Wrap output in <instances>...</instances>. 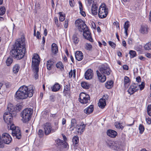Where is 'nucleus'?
<instances>
[{"instance_id": "1", "label": "nucleus", "mask_w": 151, "mask_h": 151, "mask_svg": "<svg viewBox=\"0 0 151 151\" xmlns=\"http://www.w3.org/2000/svg\"><path fill=\"white\" fill-rule=\"evenodd\" d=\"M15 46L10 51V55L14 58L20 59L23 58L25 52L24 38L22 37L16 42Z\"/></svg>"}, {"instance_id": "2", "label": "nucleus", "mask_w": 151, "mask_h": 151, "mask_svg": "<svg viewBox=\"0 0 151 151\" xmlns=\"http://www.w3.org/2000/svg\"><path fill=\"white\" fill-rule=\"evenodd\" d=\"M34 88L31 85L28 86L24 85L21 86L16 92L15 97L18 100H23L28 97H31L33 95Z\"/></svg>"}, {"instance_id": "3", "label": "nucleus", "mask_w": 151, "mask_h": 151, "mask_svg": "<svg viewBox=\"0 0 151 151\" xmlns=\"http://www.w3.org/2000/svg\"><path fill=\"white\" fill-rule=\"evenodd\" d=\"M33 113L32 109L30 108H26L21 113V120L24 123H26L30 119Z\"/></svg>"}, {"instance_id": "4", "label": "nucleus", "mask_w": 151, "mask_h": 151, "mask_svg": "<svg viewBox=\"0 0 151 151\" xmlns=\"http://www.w3.org/2000/svg\"><path fill=\"white\" fill-rule=\"evenodd\" d=\"M58 123L55 124V126L52 128L50 123H46L44 125L45 133L46 135H48L51 132H53L56 131L58 129Z\"/></svg>"}, {"instance_id": "5", "label": "nucleus", "mask_w": 151, "mask_h": 151, "mask_svg": "<svg viewBox=\"0 0 151 151\" xmlns=\"http://www.w3.org/2000/svg\"><path fill=\"white\" fill-rule=\"evenodd\" d=\"M108 13V9L104 3H102L99 6L98 15L99 17L101 19L106 17Z\"/></svg>"}, {"instance_id": "6", "label": "nucleus", "mask_w": 151, "mask_h": 151, "mask_svg": "<svg viewBox=\"0 0 151 151\" xmlns=\"http://www.w3.org/2000/svg\"><path fill=\"white\" fill-rule=\"evenodd\" d=\"M107 146L114 150L118 151L121 147V143L119 141H108L106 142Z\"/></svg>"}, {"instance_id": "7", "label": "nucleus", "mask_w": 151, "mask_h": 151, "mask_svg": "<svg viewBox=\"0 0 151 151\" xmlns=\"http://www.w3.org/2000/svg\"><path fill=\"white\" fill-rule=\"evenodd\" d=\"M40 60L39 55L37 54H34L32 58V66L33 69H35L37 72L39 71Z\"/></svg>"}, {"instance_id": "8", "label": "nucleus", "mask_w": 151, "mask_h": 151, "mask_svg": "<svg viewBox=\"0 0 151 151\" xmlns=\"http://www.w3.org/2000/svg\"><path fill=\"white\" fill-rule=\"evenodd\" d=\"M76 26L78 28L79 31L82 32L86 29L87 27L85 22L81 19L76 20L75 22Z\"/></svg>"}, {"instance_id": "9", "label": "nucleus", "mask_w": 151, "mask_h": 151, "mask_svg": "<svg viewBox=\"0 0 151 151\" xmlns=\"http://www.w3.org/2000/svg\"><path fill=\"white\" fill-rule=\"evenodd\" d=\"M79 102L82 104L88 103L90 101V97L89 95L86 93L82 92L80 94Z\"/></svg>"}, {"instance_id": "10", "label": "nucleus", "mask_w": 151, "mask_h": 151, "mask_svg": "<svg viewBox=\"0 0 151 151\" xmlns=\"http://www.w3.org/2000/svg\"><path fill=\"white\" fill-rule=\"evenodd\" d=\"M12 113L6 111L3 115L4 120L7 124H11L12 123L13 119Z\"/></svg>"}, {"instance_id": "11", "label": "nucleus", "mask_w": 151, "mask_h": 151, "mask_svg": "<svg viewBox=\"0 0 151 151\" xmlns=\"http://www.w3.org/2000/svg\"><path fill=\"white\" fill-rule=\"evenodd\" d=\"M86 125L83 122H80L76 125V133L78 134H81L84 131Z\"/></svg>"}, {"instance_id": "12", "label": "nucleus", "mask_w": 151, "mask_h": 151, "mask_svg": "<svg viewBox=\"0 0 151 151\" xmlns=\"http://www.w3.org/2000/svg\"><path fill=\"white\" fill-rule=\"evenodd\" d=\"M2 142L6 144H9L12 141V138L9 134L4 133L2 134Z\"/></svg>"}, {"instance_id": "13", "label": "nucleus", "mask_w": 151, "mask_h": 151, "mask_svg": "<svg viewBox=\"0 0 151 151\" xmlns=\"http://www.w3.org/2000/svg\"><path fill=\"white\" fill-rule=\"evenodd\" d=\"M99 71L101 73L106 74L107 75H109L111 73L110 68L107 65H102L100 68Z\"/></svg>"}, {"instance_id": "14", "label": "nucleus", "mask_w": 151, "mask_h": 151, "mask_svg": "<svg viewBox=\"0 0 151 151\" xmlns=\"http://www.w3.org/2000/svg\"><path fill=\"white\" fill-rule=\"evenodd\" d=\"M107 95H104L102 98L100 99L98 103V106L101 108H103L106 105V100L108 99Z\"/></svg>"}, {"instance_id": "15", "label": "nucleus", "mask_w": 151, "mask_h": 151, "mask_svg": "<svg viewBox=\"0 0 151 151\" xmlns=\"http://www.w3.org/2000/svg\"><path fill=\"white\" fill-rule=\"evenodd\" d=\"M83 36L85 39L89 40L91 42L93 41V40L91 37V34L90 31L88 30L87 28V29H86L83 30Z\"/></svg>"}, {"instance_id": "16", "label": "nucleus", "mask_w": 151, "mask_h": 151, "mask_svg": "<svg viewBox=\"0 0 151 151\" xmlns=\"http://www.w3.org/2000/svg\"><path fill=\"white\" fill-rule=\"evenodd\" d=\"M12 135L13 137L18 139H21L22 137L20 130L19 127L16 128L14 130H13L12 132Z\"/></svg>"}, {"instance_id": "17", "label": "nucleus", "mask_w": 151, "mask_h": 151, "mask_svg": "<svg viewBox=\"0 0 151 151\" xmlns=\"http://www.w3.org/2000/svg\"><path fill=\"white\" fill-rule=\"evenodd\" d=\"M138 90V87L137 86L136 84L133 83L132 84L128 90V93L131 95L133 94L135 92Z\"/></svg>"}, {"instance_id": "18", "label": "nucleus", "mask_w": 151, "mask_h": 151, "mask_svg": "<svg viewBox=\"0 0 151 151\" xmlns=\"http://www.w3.org/2000/svg\"><path fill=\"white\" fill-rule=\"evenodd\" d=\"M93 76V71L90 69H88L85 74V78L87 80L91 79Z\"/></svg>"}, {"instance_id": "19", "label": "nucleus", "mask_w": 151, "mask_h": 151, "mask_svg": "<svg viewBox=\"0 0 151 151\" xmlns=\"http://www.w3.org/2000/svg\"><path fill=\"white\" fill-rule=\"evenodd\" d=\"M97 74L99 81L101 82H104L106 79V76L103 74H101L99 71H96Z\"/></svg>"}, {"instance_id": "20", "label": "nucleus", "mask_w": 151, "mask_h": 151, "mask_svg": "<svg viewBox=\"0 0 151 151\" xmlns=\"http://www.w3.org/2000/svg\"><path fill=\"white\" fill-rule=\"evenodd\" d=\"M149 28L147 25H143L141 26L139 30L140 32L143 34H146L148 32Z\"/></svg>"}, {"instance_id": "21", "label": "nucleus", "mask_w": 151, "mask_h": 151, "mask_svg": "<svg viewBox=\"0 0 151 151\" xmlns=\"http://www.w3.org/2000/svg\"><path fill=\"white\" fill-rule=\"evenodd\" d=\"M107 135L111 137L114 138L117 134L116 132L114 130L109 129L106 132Z\"/></svg>"}, {"instance_id": "22", "label": "nucleus", "mask_w": 151, "mask_h": 151, "mask_svg": "<svg viewBox=\"0 0 151 151\" xmlns=\"http://www.w3.org/2000/svg\"><path fill=\"white\" fill-rule=\"evenodd\" d=\"M57 143L58 145H62V147L68 149L69 148V145L65 141H63L60 139L58 140Z\"/></svg>"}, {"instance_id": "23", "label": "nucleus", "mask_w": 151, "mask_h": 151, "mask_svg": "<svg viewBox=\"0 0 151 151\" xmlns=\"http://www.w3.org/2000/svg\"><path fill=\"white\" fill-rule=\"evenodd\" d=\"M75 57L77 60L78 61L81 60L83 57L82 52L80 51H77L75 53Z\"/></svg>"}, {"instance_id": "24", "label": "nucleus", "mask_w": 151, "mask_h": 151, "mask_svg": "<svg viewBox=\"0 0 151 151\" xmlns=\"http://www.w3.org/2000/svg\"><path fill=\"white\" fill-rule=\"evenodd\" d=\"M78 124L76 120L74 119H72L71 121V124L70 125V129L71 130V131L74 130V128L76 129V127Z\"/></svg>"}, {"instance_id": "25", "label": "nucleus", "mask_w": 151, "mask_h": 151, "mask_svg": "<svg viewBox=\"0 0 151 151\" xmlns=\"http://www.w3.org/2000/svg\"><path fill=\"white\" fill-rule=\"evenodd\" d=\"M60 85L58 83H56L51 88L52 91L53 92H57L60 90Z\"/></svg>"}, {"instance_id": "26", "label": "nucleus", "mask_w": 151, "mask_h": 151, "mask_svg": "<svg viewBox=\"0 0 151 151\" xmlns=\"http://www.w3.org/2000/svg\"><path fill=\"white\" fill-rule=\"evenodd\" d=\"M93 110V106L91 105L86 108L84 110V112L87 114H89L92 113Z\"/></svg>"}, {"instance_id": "27", "label": "nucleus", "mask_w": 151, "mask_h": 151, "mask_svg": "<svg viewBox=\"0 0 151 151\" xmlns=\"http://www.w3.org/2000/svg\"><path fill=\"white\" fill-rule=\"evenodd\" d=\"M7 108L9 111L8 112L12 113V114H13L12 113L14 112L16 110L14 106L11 103H9L8 104Z\"/></svg>"}, {"instance_id": "28", "label": "nucleus", "mask_w": 151, "mask_h": 151, "mask_svg": "<svg viewBox=\"0 0 151 151\" xmlns=\"http://www.w3.org/2000/svg\"><path fill=\"white\" fill-rule=\"evenodd\" d=\"M130 26L129 22L128 21L126 22L124 25V32L126 35V36L127 37L128 36L127 31L128 28Z\"/></svg>"}, {"instance_id": "29", "label": "nucleus", "mask_w": 151, "mask_h": 151, "mask_svg": "<svg viewBox=\"0 0 151 151\" xmlns=\"http://www.w3.org/2000/svg\"><path fill=\"white\" fill-rule=\"evenodd\" d=\"M130 84L129 78L127 76H125L124 78V85L125 87L127 88Z\"/></svg>"}, {"instance_id": "30", "label": "nucleus", "mask_w": 151, "mask_h": 151, "mask_svg": "<svg viewBox=\"0 0 151 151\" xmlns=\"http://www.w3.org/2000/svg\"><path fill=\"white\" fill-rule=\"evenodd\" d=\"M97 6L96 4L93 5L91 9V13L94 15H96L97 13Z\"/></svg>"}, {"instance_id": "31", "label": "nucleus", "mask_w": 151, "mask_h": 151, "mask_svg": "<svg viewBox=\"0 0 151 151\" xmlns=\"http://www.w3.org/2000/svg\"><path fill=\"white\" fill-rule=\"evenodd\" d=\"M52 50L53 53L56 54L58 51V48L57 45L55 43L52 44L51 45Z\"/></svg>"}, {"instance_id": "32", "label": "nucleus", "mask_w": 151, "mask_h": 151, "mask_svg": "<svg viewBox=\"0 0 151 151\" xmlns=\"http://www.w3.org/2000/svg\"><path fill=\"white\" fill-rule=\"evenodd\" d=\"M113 83L112 81H108L105 84V87L108 89L110 88L113 86Z\"/></svg>"}, {"instance_id": "33", "label": "nucleus", "mask_w": 151, "mask_h": 151, "mask_svg": "<svg viewBox=\"0 0 151 151\" xmlns=\"http://www.w3.org/2000/svg\"><path fill=\"white\" fill-rule=\"evenodd\" d=\"M81 85L82 87L84 89H88L90 87L89 84L86 82H82Z\"/></svg>"}, {"instance_id": "34", "label": "nucleus", "mask_w": 151, "mask_h": 151, "mask_svg": "<svg viewBox=\"0 0 151 151\" xmlns=\"http://www.w3.org/2000/svg\"><path fill=\"white\" fill-rule=\"evenodd\" d=\"M79 4V7L80 10V13L83 17L86 16V14L84 11H83L82 5L81 1L78 2Z\"/></svg>"}, {"instance_id": "35", "label": "nucleus", "mask_w": 151, "mask_h": 151, "mask_svg": "<svg viewBox=\"0 0 151 151\" xmlns=\"http://www.w3.org/2000/svg\"><path fill=\"white\" fill-rule=\"evenodd\" d=\"M56 66V67L60 70H63L64 69V66L61 62H59L57 63Z\"/></svg>"}, {"instance_id": "36", "label": "nucleus", "mask_w": 151, "mask_h": 151, "mask_svg": "<svg viewBox=\"0 0 151 151\" xmlns=\"http://www.w3.org/2000/svg\"><path fill=\"white\" fill-rule=\"evenodd\" d=\"M53 64V63L51 60H48L47 63V69L49 70H51Z\"/></svg>"}, {"instance_id": "37", "label": "nucleus", "mask_w": 151, "mask_h": 151, "mask_svg": "<svg viewBox=\"0 0 151 151\" xmlns=\"http://www.w3.org/2000/svg\"><path fill=\"white\" fill-rule=\"evenodd\" d=\"M20 69V66L18 64L15 65L13 67V72L14 73H17Z\"/></svg>"}, {"instance_id": "38", "label": "nucleus", "mask_w": 151, "mask_h": 151, "mask_svg": "<svg viewBox=\"0 0 151 151\" xmlns=\"http://www.w3.org/2000/svg\"><path fill=\"white\" fill-rule=\"evenodd\" d=\"M72 40L75 45L77 44L79 41V39L76 35H74L72 37Z\"/></svg>"}, {"instance_id": "39", "label": "nucleus", "mask_w": 151, "mask_h": 151, "mask_svg": "<svg viewBox=\"0 0 151 151\" xmlns=\"http://www.w3.org/2000/svg\"><path fill=\"white\" fill-rule=\"evenodd\" d=\"M70 86L69 85H65L64 86L63 92L65 94H67L68 92L70 91Z\"/></svg>"}, {"instance_id": "40", "label": "nucleus", "mask_w": 151, "mask_h": 151, "mask_svg": "<svg viewBox=\"0 0 151 151\" xmlns=\"http://www.w3.org/2000/svg\"><path fill=\"white\" fill-rule=\"evenodd\" d=\"M59 14L60 15L59 18V20L61 22L63 21L65 19V14H63L61 12H59Z\"/></svg>"}, {"instance_id": "41", "label": "nucleus", "mask_w": 151, "mask_h": 151, "mask_svg": "<svg viewBox=\"0 0 151 151\" xmlns=\"http://www.w3.org/2000/svg\"><path fill=\"white\" fill-rule=\"evenodd\" d=\"M76 70L75 69L73 70V71L71 70L69 73V77L71 78L73 76V77L75 78L76 77Z\"/></svg>"}, {"instance_id": "42", "label": "nucleus", "mask_w": 151, "mask_h": 151, "mask_svg": "<svg viewBox=\"0 0 151 151\" xmlns=\"http://www.w3.org/2000/svg\"><path fill=\"white\" fill-rule=\"evenodd\" d=\"M12 59L10 58H8L6 60V63L7 66H9L12 63Z\"/></svg>"}, {"instance_id": "43", "label": "nucleus", "mask_w": 151, "mask_h": 151, "mask_svg": "<svg viewBox=\"0 0 151 151\" xmlns=\"http://www.w3.org/2000/svg\"><path fill=\"white\" fill-rule=\"evenodd\" d=\"M129 54L131 58H133L135 57L136 55V52L134 50H131L129 51Z\"/></svg>"}, {"instance_id": "44", "label": "nucleus", "mask_w": 151, "mask_h": 151, "mask_svg": "<svg viewBox=\"0 0 151 151\" xmlns=\"http://www.w3.org/2000/svg\"><path fill=\"white\" fill-rule=\"evenodd\" d=\"M79 142V138L78 136H75L73 139V142L74 144H77Z\"/></svg>"}, {"instance_id": "45", "label": "nucleus", "mask_w": 151, "mask_h": 151, "mask_svg": "<svg viewBox=\"0 0 151 151\" xmlns=\"http://www.w3.org/2000/svg\"><path fill=\"white\" fill-rule=\"evenodd\" d=\"M8 129H10L12 130V131L13 130H14L17 127H15L14 125L12 124V123H11V124H8Z\"/></svg>"}, {"instance_id": "46", "label": "nucleus", "mask_w": 151, "mask_h": 151, "mask_svg": "<svg viewBox=\"0 0 151 151\" xmlns=\"http://www.w3.org/2000/svg\"><path fill=\"white\" fill-rule=\"evenodd\" d=\"M6 9L4 7H1L0 8V15H3L5 12Z\"/></svg>"}, {"instance_id": "47", "label": "nucleus", "mask_w": 151, "mask_h": 151, "mask_svg": "<svg viewBox=\"0 0 151 151\" xmlns=\"http://www.w3.org/2000/svg\"><path fill=\"white\" fill-rule=\"evenodd\" d=\"M92 48V45L90 44L86 43L85 45V48L88 50H90Z\"/></svg>"}, {"instance_id": "48", "label": "nucleus", "mask_w": 151, "mask_h": 151, "mask_svg": "<svg viewBox=\"0 0 151 151\" xmlns=\"http://www.w3.org/2000/svg\"><path fill=\"white\" fill-rule=\"evenodd\" d=\"M136 85L138 86V89L139 88L140 90H142L145 87V84L143 82H142L141 84L140 85H138L136 84Z\"/></svg>"}, {"instance_id": "49", "label": "nucleus", "mask_w": 151, "mask_h": 151, "mask_svg": "<svg viewBox=\"0 0 151 151\" xmlns=\"http://www.w3.org/2000/svg\"><path fill=\"white\" fill-rule=\"evenodd\" d=\"M144 47L146 50H149L151 49V47L149 42L146 44L145 45Z\"/></svg>"}, {"instance_id": "50", "label": "nucleus", "mask_w": 151, "mask_h": 151, "mask_svg": "<svg viewBox=\"0 0 151 151\" xmlns=\"http://www.w3.org/2000/svg\"><path fill=\"white\" fill-rule=\"evenodd\" d=\"M139 129L140 131V133L141 134H142L143 132L145 129L144 126L141 124L139 125Z\"/></svg>"}, {"instance_id": "51", "label": "nucleus", "mask_w": 151, "mask_h": 151, "mask_svg": "<svg viewBox=\"0 0 151 151\" xmlns=\"http://www.w3.org/2000/svg\"><path fill=\"white\" fill-rule=\"evenodd\" d=\"M147 112L148 115L151 116V104L148 106Z\"/></svg>"}, {"instance_id": "52", "label": "nucleus", "mask_w": 151, "mask_h": 151, "mask_svg": "<svg viewBox=\"0 0 151 151\" xmlns=\"http://www.w3.org/2000/svg\"><path fill=\"white\" fill-rule=\"evenodd\" d=\"M69 3L70 6L73 7L75 5V3L74 0H69Z\"/></svg>"}, {"instance_id": "53", "label": "nucleus", "mask_w": 151, "mask_h": 151, "mask_svg": "<svg viewBox=\"0 0 151 151\" xmlns=\"http://www.w3.org/2000/svg\"><path fill=\"white\" fill-rule=\"evenodd\" d=\"M128 43L130 45H132L133 42V40L131 38H129L128 40Z\"/></svg>"}, {"instance_id": "54", "label": "nucleus", "mask_w": 151, "mask_h": 151, "mask_svg": "<svg viewBox=\"0 0 151 151\" xmlns=\"http://www.w3.org/2000/svg\"><path fill=\"white\" fill-rule=\"evenodd\" d=\"M38 134L40 137H42L43 135V132L41 129H39L38 132Z\"/></svg>"}, {"instance_id": "55", "label": "nucleus", "mask_w": 151, "mask_h": 151, "mask_svg": "<svg viewBox=\"0 0 151 151\" xmlns=\"http://www.w3.org/2000/svg\"><path fill=\"white\" fill-rule=\"evenodd\" d=\"M68 19H66L65 21L64 24V27L65 28H66L68 26Z\"/></svg>"}, {"instance_id": "56", "label": "nucleus", "mask_w": 151, "mask_h": 151, "mask_svg": "<svg viewBox=\"0 0 151 151\" xmlns=\"http://www.w3.org/2000/svg\"><path fill=\"white\" fill-rule=\"evenodd\" d=\"M108 43L109 45L111 46L112 47H115L116 44L113 42L111 41H109Z\"/></svg>"}, {"instance_id": "57", "label": "nucleus", "mask_w": 151, "mask_h": 151, "mask_svg": "<svg viewBox=\"0 0 151 151\" xmlns=\"http://www.w3.org/2000/svg\"><path fill=\"white\" fill-rule=\"evenodd\" d=\"M55 21L56 24L58 26H59V24H58V20L57 17H55Z\"/></svg>"}, {"instance_id": "58", "label": "nucleus", "mask_w": 151, "mask_h": 151, "mask_svg": "<svg viewBox=\"0 0 151 151\" xmlns=\"http://www.w3.org/2000/svg\"><path fill=\"white\" fill-rule=\"evenodd\" d=\"M113 24L114 25H115L116 27L119 28V23L117 22H115L113 23Z\"/></svg>"}, {"instance_id": "59", "label": "nucleus", "mask_w": 151, "mask_h": 151, "mask_svg": "<svg viewBox=\"0 0 151 151\" xmlns=\"http://www.w3.org/2000/svg\"><path fill=\"white\" fill-rule=\"evenodd\" d=\"M37 37L38 39H39L41 37V35L40 33L37 31Z\"/></svg>"}, {"instance_id": "60", "label": "nucleus", "mask_w": 151, "mask_h": 151, "mask_svg": "<svg viewBox=\"0 0 151 151\" xmlns=\"http://www.w3.org/2000/svg\"><path fill=\"white\" fill-rule=\"evenodd\" d=\"M136 81L138 83L141 81V78L140 77L138 76L136 78Z\"/></svg>"}, {"instance_id": "61", "label": "nucleus", "mask_w": 151, "mask_h": 151, "mask_svg": "<svg viewBox=\"0 0 151 151\" xmlns=\"http://www.w3.org/2000/svg\"><path fill=\"white\" fill-rule=\"evenodd\" d=\"M146 121L147 123L149 124H151V119H146Z\"/></svg>"}, {"instance_id": "62", "label": "nucleus", "mask_w": 151, "mask_h": 151, "mask_svg": "<svg viewBox=\"0 0 151 151\" xmlns=\"http://www.w3.org/2000/svg\"><path fill=\"white\" fill-rule=\"evenodd\" d=\"M122 45L125 47H126V41L125 40H123L122 41Z\"/></svg>"}, {"instance_id": "63", "label": "nucleus", "mask_w": 151, "mask_h": 151, "mask_svg": "<svg viewBox=\"0 0 151 151\" xmlns=\"http://www.w3.org/2000/svg\"><path fill=\"white\" fill-rule=\"evenodd\" d=\"M123 68L124 70H128V66L126 65H124L123 66Z\"/></svg>"}, {"instance_id": "64", "label": "nucleus", "mask_w": 151, "mask_h": 151, "mask_svg": "<svg viewBox=\"0 0 151 151\" xmlns=\"http://www.w3.org/2000/svg\"><path fill=\"white\" fill-rule=\"evenodd\" d=\"M146 56L148 58H151V54L149 53H147L146 54Z\"/></svg>"}]
</instances>
